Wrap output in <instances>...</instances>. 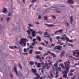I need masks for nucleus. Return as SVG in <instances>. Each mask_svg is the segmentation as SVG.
Wrapping results in <instances>:
<instances>
[{
	"label": "nucleus",
	"instance_id": "1",
	"mask_svg": "<svg viewBox=\"0 0 79 79\" xmlns=\"http://www.w3.org/2000/svg\"><path fill=\"white\" fill-rule=\"evenodd\" d=\"M64 66L65 68V70H66V71H64V72L65 74H67V72L69 71V65H70V62L69 61V60H68L67 61L64 62Z\"/></svg>",
	"mask_w": 79,
	"mask_h": 79
},
{
	"label": "nucleus",
	"instance_id": "2",
	"mask_svg": "<svg viewBox=\"0 0 79 79\" xmlns=\"http://www.w3.org/2000/svg\"><path fill=\"white\" fill-rule=\"evenodd\" d=\"M62 49V47L60 45L56 46L54 48V51H56L58 54L59 53Z\"/></svg>",
	"mask_w": 79,
	"mask_h": 79
},
{
	"label": "nucleus",
	"instance_id": "3",
	"mask_svg": "<svg viewBox=\"0 0 79 79\" xmlns=\"http://www.w3.org/2000/svg\"><path fill=\"white\" fill-rule=\"evenodd\" d=\"M27 39L25 38L21 39L20 40V42H19L20 45L23 46V44L24 47H25L26 46V40Z\"/></svg>",
	"mask_w": 79,
	"mask_h": 79
},
{
	"label": "nucleus",
	"instance_id": "4",
	"mask_svg": "<svg viewBox=\"0 0 79 79\" xmlns=\"http://www.w3.org/2000/svg\"><path fill=\"white\" fill-rule=\"evenodd\" d=\"M14 71H15V74H16L17 76H19V75H20L21 74V73L20 72H17V69L16 67L14 66Z\"/></svg>",
	"mask_w": 79,
	"mask_h": 79
},
{
	"label": "nucleus",
	"instance_id": "5",
	"mask_svg": "<svg viewBox=\"0 0 79 79\" xmlns=\"http://www.w3.org/2000/svg\"><path fill=\"white\" fill-rule=\"evenodd\" d=\"M47 53H49L50 54H51L53 58H56V54L53 53L51 52L50 51H48Z\"/></svg>",
	"mask_w": 79,
	"mask_h": 79
},
{
	"label": "nucleus",
	"instance_id": "6",
	"mask_svg": "<svg viewBox=\"0 0 79 79\" xmlns=\"http://www.w3.org/2000/svg\"><path fill=\"white\" fill-rule=\"evenodd\" d=\"M56 73L58 72V71H61V68L60 67H56L55 68Z\"/></svg>",
	"mask_w": 79,
	"mask_h": 79
},
{
	"label": "nucleus",
	"instance_id": "7",
	"mask_svg": "<svg viewBox=\"0 0 79 79\" xmlns=\"http://www.w3.org/2000/svg\"><path fill=\"white\" fill-rule=\"evenodd\" d=\"M63 31V30L62 29L58 30L56 31L55 32V34H56L57 33H61Z\"/></svg>",
	"mask_w": 79,
	"mask_h": 79
},
{
	"label": "nucleus",
	"instance_id": "8",
	"mask_svg": "<svg viewBox=\"0 0 79 79\" xmlns=\"http://www.w3.org/2000/svg\"><path fill=\"white\" fill-rule=\"evenodd\" d=\"M65 52L64 51H62L61 53H60V58H62L63 56H64L65 55Z\"/></svg>",
	"mask_w": 79,
	"mask_h": 79
},
{
	"label": "nucleus",
	"instance_id": "9",
	"mask_svg": "<svg viewBox=\"0 0 79 79\" xmlns=\"http://www.w3.org/2000/svg\"><path fill=\"white\" fill-rule=\"evenodd\" d=\"M35 75L36 76H37V77L33 78V79H39V78L40 77V75H39L38 74H35Z\"/></svg>",
	"mask_w": 79,
	"mask_h": 79
},
{
	"label": "nucleus",
	"instance_id": "10",
	"mask_svg": "<svg viewBox=\"0 0 79 79\" xmlns=\"http://www.w3.org/2000/svg\"><path fill=\"white\" fill-rule=\"evenodd\" d=\"M45 66H46V68L47 69H49L50 68V66L48 65V63H45Z\"/></svg>",
	"mask_w": 79,
	"mask_h": 79
},
{
	"label": "nucleus",
	"instance_id": "11",
	"mask_svg": "<svg viewBox=\"0 0 79 79\" xmlns=\"http://www.w3.org/2000/svg\"><path fill=\"white\" fill-rule=\"evenodd\" d=\"M67 2L69 3V4H73L74 3V1L73 0H68Z\"/></svg>",
	"mask_w": 79,
	"mask_h": 79
},
{
	"label": "nucleus",
	"instance_id": "12",
	"mask_svg": "<svg viewBox=\"0 0 79 79\" xmlns=\"http://www.w3.org/2000/svg\"><path fill=\"white\" fill-rule=\"evenodd\" d=\"M31 71L32 72H33V73H34V74H37L36 73V72H37V71L35 69H31Z\"/></svg>",
	"mask_w": 79,
	"mask_h": 79
},
{
	"label": "nucleus",
	"instance_id": "13",
	"mask_svg": "<svg viewBox=\"0 0 79 79\" xmlns=\"http://www.w3.org/2000/svg\"><path fill=\"white\" fill-rule=\"evenodd\" d=\"M32 35L33 36V37H35V36L36 34L35 33V30H34L32 32Z\"/></svg>",
	"mask_w": 79,
	"mask_h": 79
},
{
	"label": "nucleus",
	"instance_id": "14",
	"mask_svg": "<svg viewBox=\"0 0 79 79\" xmlns=\"http://www.w3.org/2000/svg\"><path fill=\"white\" fill-rule=\"evenodd\" d=\"M61 43H62V42L61 41L58 40V42H57V44H59V45H63V44Z\"/></svg>",
	"mask_w": 79,
	"mask_h": 79
},
{
	"label": "nucleus",
	"instance_id": "15",
	"mask_svg": "<svg viewBox=\"0 0 79 79\" xmlns=\"http://www.w3.org/2000/svg\"><path fill=\"white\" fill-rule=\"evenodd\" d=\"M70 22L71 24L73 25V26L74 25H75V22H74L73 20H71Z\"/></svg>",
	"mask_w": 79,
	"mask_h": 79
},
{
	"label": "nucleus",
	"instance_id": "16",
	"mask_svg": "<svg viewBox=\"0 0 79 79\" xmlns=\"http://www.w3.org/2000/svg\"><path fill=\"white\" fill-rule=\"evenodd\" d=\"M7 12V9L6 8H4L3 9V12L4 13H6Z\"/></svg>",
	"mask_w": 79,
	"mask_h": 79
},
{
	"label": "nucleus",
	"instance_id": "17",
	"mask_svg": "<svg viewBox=\"0 0 79 79\" xmlns=\"http://www.w3.org/2000/svg\"><path fill=\"white\" fill-rule=\"evenodd\" d=\"M36 40H39V41H41V40L40 39V36H38L36 37Z\"/></svg>",
	"mask_w": 79,
	"mask_h": 79
},
{
	"label": "nucleus",
	"instance_id": "18",
	"mask_svg": "<svg viewBox=\"0 0 79 79\" xmlns=\"http://www.w3.org/2000/svg\"><path fill=\"white\" fill-rule=\"evenodd\" d=\"M58 61H56V63H55L54 64V66L55 67H57V66H58Z\"/></svg>",
	"mask_w": 79,
	"mask_h": 79
},
{
	"label": "nucleus",
	"instance_id": "19",
	"mask_svg": "<svg viewBox=\"0 0 79 79\" xmlns=\"http://www.w3.org/2000/svg\"><path fill=\"white\" fill-rule=\"evenodd\" d=\"M64 36H65V39H66L67 41L68 42V41H69L70 40L69 38H68V37L67 36H66V34H64Z\"/></svg>",
	"mask_w": 79,
	"mask_h": 79
},
{
	"label": "nucleus",
	"instance_id": "20",
	"mask_svg": "<svg viewBox=\"0 0 79 79\" xmlns=\"http://www.w3.org/2000/svg\"><path fill=\"white\" fill-rule=\"evenodd\" d=\"M46 26L47 27H52L54 26V25L53 24H45Z\"/></svg>",
	"mask_w": 79,
	"mask_h": 79
},
{
	"label": "nucleus",
	"instance_id": "21",
	"mask_svg": "<svg viewBox=\"0 0 79 79\" xmlns=\"http://www.w3.org/2000/svg\"><path fill=\"white\" fill-rule=\"evenodd\" d=\"M29 64L31 65H34V62L32 61H29Z\"/></svg>",
	"mask_w": 79,
	"mask_h": 79
},
{
	"label": "nucleus",
	"instance_id": "22",
	"mask_svg": "<svg viewBox=\"0 0 79 79\" xmlns=\"http://www.w3.org/2000/svg\"><path fill=\"white\" fill-rule=\"evenodd\" d=\"M18 66L20 68L21 70L22 69V66L21 64H20V63H18Z\"/></svg>",
	"mask_w": 79,
	"mask_h": 79
},
{
	"label": "nucleus",
	"instance_id": "23",
	"mask_svg": "<svg viewBox=\"0 0 79 79\" xmlns=\"http://www.w3.org/2000/svg\"><path fill=\"white\" fill-rule=\"evenodd\" d=\"M36 58L37 59H39V60L41 59V57L40 56H36Z\"/></svg>",
	"mask_w": 79,
	"mask_h": 79
},
{
	"label": "nucleus",
	"instance_id": "24",
	"mask_svg": "<svg viewBox=\"0 0 79 79\" xmlns=\"http://www.w3.org/2000/svg\"><path fill=\"white\" fill-rule=\"evenodd\" d=\"M63 77L64 78H66L67 77V74H64L63 75Z\"/></svg>",
	"mask_w": 79,
	"mask_h": 79
},
{
	"label": "nucleus",
	"instance_id": "25",
	"mask_svg": "<svg viewBox=\"0 0 79 79\" xmlns=\"http://www.w3.org/2000/svg\"><path fill=\"white\" fill-rule=\"evenodd\" d=\"M37 66L38 68H40L41 67V66L40 65V63H38L37 64Z\"/></svg>",
	"mask_w": 79,
	"mask_h": 79
},
{
	"label": "nucleus",
	"instance_id": "26",
	"mask_svg": "<svg viewBox=\"0 0 79 79\" xmlns=\"http://www.w3.org/2000/svg\"><path fill=\"white\" fill-rule=\"evenodd\" d=\"M46 66L45 65V64H44V65H43L42 66V69H45V68H46Z\"/></svg>",
	"mask_w": 79,
	"mask_h": 79
},
{
	"label": "nucleus",
	"instance_id": "27",
	"mask_svg": "<svg viewBox=\"0 0 79 79\" xmlns=\"http://www.w3.org/2000/svg\"><path fill=\"white\" fill-rule=\"evenodd\" d=\"M35 53H36V54H37V55H38V54H40V53H41L40 52H39V51L35 52Z\"/></svg>",
	"mask_w": 79,
	"mask_h": 79
},
{
	"label": "nucleus",
	"instance_id": "28",
	"mask_svg": "<svg viewBox=\"0 0 79 79\" xmlns=\"http://www.w3.org/2000/svg\"><path fill=\"white\" fill-rule=\"evenodd\" d=\"M58 73L57 72H56V73L55 74V75H56V76L55 77L56 78H57L58 77H59V76L58 75Z\"/></svg>",
	"mask_w": 79,
	"mask_h": 79
},
{
	"label": "nucleus",
	"instance_id": "29",
	"mask_svg": "<svg viewBox=\"0 0 79 79\" xmlns=\"http://www.w3.org/2000/svg\"><path fill=\"white\" fill-rule=\"evenodd\" d=\"M31 31L29 30H28L27 31V33H28V35H30L31 34Z\"/></svg>",
	"mask_w": 79,
	"mask_h": 79
},
{
	"label": "nucleus",
	"instance_id": "30",
	"mask_svg": "<svg viewBox=\"0 0 79 79\" xmlns=\"http://www.w3.org/2000/svg\"><path fill=\"white\" fill-rule=\"evenodd\" d=\"M32 50H30V51H29V53L30 54H32Z\"/></svg>",
	"mask_w": 79,
	"mask_h": 79
},
{
	"label": "nucleus",
	"instance_id": "31",
	"mask_svg": "<svg viewBox=\"0 0 79 79\" xmlns=\"http://www.w3.org/2000/svg\"><path fill=\"white\" fill-rule=\"evenodd\" d=\"M60 40H66V39L63 36L62 37V38L61 37Z\"/></svg>",
	"mask_w": 79,
	"mask_h": 79
},
{
	"label": "nucleus",
	"instance_id": "32",
	"mask_svg": "<svg viewBox=\"0 0 79 79\" xmlns=\"http://www.w3.org/2000/svg\"><path fill=\"white\" fill-rule=\"evenodd\" d=\"M52 63H53V62H51L50 63H49L48 64V65H51V66L52 65Z\"/></svg>",
	"mask_w": 79,
	"mask_h": 79
},
{
	"label": "nucleus",
	"instance_id": "33",
	"mask_svg": "<svg viewBox=\"0 0 79 79\" xmlns=\"http://www.w3.org/2000/svg\"><path fill=\"white\" fill-rule=\"evenodd\" d=\"M9 47L10 48V49H14V48L13 46H12L11 47L10 46H9Z\"/></svg>",
	"mask_w": 79,
	"mask_h": 79
},
{
	"label": "nucleus",
	"instance_id": "34",
	"mask_svg": "<svg viewBox=\"0 0 79 79\" xmlns=\"http://www.w3.org/2000/svg\"><path fill=\"white\" fill-rule=\"evenodd\" d=\"M50 73L51 74V76L52 77H53V74L51 72V71H50Z\"/></svg>",
	"mask_w": 79,
	"mask_h": 79
},
{
	"label": "nucleus",
	"instance_id": "35",
	"mask_svg": "<svg viewBox=\"0 0 79 79\" xmlns=\"http://www.w3.org/2000/svg\"><path fill=\"white\" fill-rule=\"evenodd\" d=\"M69 76H73V74L72 73H70L68 74Z\"/></svg>",
	"mask_w": 79,
	"mask_h": 79
},
{
	"label": "nucleus",
	"instance_id": "36",
	"mask_svg": "<svg viewBox=\"0 0 79 79\" xmlns=\"http://www.w3.org/2000/svg\"><path fill=\"white\" fill-rule=\"evenodd\" d=\"M29 48L30 49H31V48L33 49L34 48V47H33V46L32 45H31V46H30L29 47Z\"/></svg>",
	"mask_w": 79,
	"mask_h": 79
},
{
	"label": "nucleus",
	"instance_id": "37",
	"mask_svg": "<svg viewBox=\"0 0 79 79\" xmlns=\"http://www.w3.org/2000/svg\"><path fill=\"white\" fill-rule=\"evenodd\" d=\"M44 42H45L46 44H48V41H47L46 40H45L44 41Z\"/></svg>",
	"mask_w": 79,
	"mask_h": 79
},
{
	"label": "nucleus",
	"instance_id": "38",
	"mask_svg": "<svg viewBox=\"0 0 79 79\" xmlns=\"http://www.w3.org/2000/svg\"><path fill=\"white\" fill-rule=\"evenodd\" d=\"M59 39H61V37H60V36L56 37V39L58 40Z\"/></svg>",
	"mask_w": 79,
	"mask_h": 79
},
{
	"label": "nucleus",
	"instance_id": "39",
	"mask_svg": "<svg viewBox=\"0 0 79 79\" xmlns=\"http://www.w3.org/2000/svg\"><path fill=\"white\" fill-rule=\"evenodd\" d=\"M50 35H48L44 36V37H49Z\"/></svg>",
	"mask_w": 79,
	"mask_h": 79
},
{
	"label": "nucleus",
	"instance_id": "40",
	"mask_svg": "<svg viewBox=\"0 0 79 79\" xmlns=\"http://www.w3.org/2000/svg\"><path fill=\"white\" fill-rule=\"evenodd\" d=\"M37 0H32L31 3H35V1H37Z\"/></svg>",
	"mask_w": 79,
	"mask_h": 79
},
{
	"label": "nucleus",
	"instance_id": "41",
	"mask_svg": "<svg viewBox=\"0 0 79 79\" xmlns=\"http://www.w3.org/2000/svg\"><path fill=\"white\" fill-rule=\"evenodd\" d=\"M47 18H48V17L47 16H44V20H47Z\"/></svg>",
	"mask_w": 79,
	"mask_h": 79
},
{
	"label": "nucleus",
	"instance_id": "42",
	"mask_svg": "<svg viewBox=\"0 0 79 79\" xmlns=\"http://www.w3.org/2000/svg\"><path fill=\"white\" fill-rule=\"evenodd\" d=\"M23 54L24 55V56H25V55L27 56V55H28V53H23Z\"/></svg>",
	"mask_w": 79,
	"mask_h": 79
},
{
	"label": "nucleus",
	"instance_id": "43",
	"mask_svg": "<svg viewBox=\"0 0 79 79\" xmlns=\"http://www.w3.org/2000/svg\"><path fill=\"white\" fill-rule=\"evenodd\" d=\"M49 40H50V41H51V42H52V38L50 37L49 38Z\"/></svg>",
	"mask_w": 79,
	"mask_h": 79
},
{
	"label": "nucleus",
	"instance_id": "44",
	"mask_svg": "<svg viewBox=\"0 0 79 79\" xmlns=\"http://www.w3.org/2000/svg\"><path fill=\"white\" fill-rule=\"evenodd\" d=\"M28 25L29 26V27H31L33 26V25H31V23H29L28 24Z\"/></svg>",
	"mask_w": 79,
	"mask_h": 79
},
{
	"label": "nucleus",
	"instance_id": "45",
	"mask_svg": "<svg viewBox=\"0 0 79 79\" xmlns=\"http://www.w3.org/2000/svg\"><path fill=\"white\" fill-rule=\"evenodd\" d=\"M33 5H34L33 4H31L29 6L30 9H31V6H33Z\"/></svg>",
	"mask_w": 79,
	"mask_h": 79
},
{
	"label": "nucleus",
	"instance_id": "46",
	"mask_svg": "<svg viewBox=\"0 0 79 79\" xmlns=\"http://www.w3.org/2000/svg\"><path fill=\"white\" fill-rule=\"evenodd\" d=\"M28 28L29 29H30V31H32L33 30H34V29H31V28H30L29 27H28Z\"/></svg>",
	"mask_w": 79,
	"mask_h": 79
},
{
	"label": "nucleus",
	"instance_id": "47",
	"mask_svg": "<svg viewBox=\"0 0 79 79\" xmlns=\"http://www.w3.org/2000/svg\"><path fill=\"white\" fill-rule=\"evenodd\" d=\"M74 71V69H71L70 71V72H73Z\"/></svg>",
	"mask_w": 79,
	"mask_h": 79
},
{
	"label": "nucleus",
	"instance_id": "48",
	"mask_svg": "<svg viewBox=\"0 0 79 79\" xmlns=\"http://www.w3.org/2000/svg\"><path fill=\"white\" fill-rule=\"evenodd\" d=\"M73 40H69V41L71 43H73Z\"/></svg>",
	"mask_w": 79,
	"mask_h": 79
},
{
	"label": "nucleus",
	"instance_id": "49",
	"mask_svg": "<svg viewBox=\"0 0 79 79\" xmlns=\"http://www.w3.org/2000/svg\"><path fill=\"white\" fill-rule=\"evenodd\" d=\"M62 64V65H61V67L62 68V69H64V66L62 64Z\"/></svg>",
	"mask_w": 79,
	"mask_h": 79
},
{
	"label": "nucleus",
	"instance_id": "50",
	"mask_svg": "<svg viewBox=\"0 0 79 79\" xmlns=\"http://www.w3.org/2000/svg\"><path fill=\"white\" fill-rule=\"evenodd\" d=\"M24 52H27V51L26 49V48H24Z\"/></svg>",
	"mask_w": 79,
	"mask_h": 79
},
{
	"label": "nucleus",
	"instance_id": "51",
	"mask_svg": "<svg viewBox=\"0 0 79 79\" xmlns=\"http://www.w3.org/2000/svg\"><path fill=\"white\" fill-rule=\"evenodd\" d=\"M46 55H48V53H46L44 54L43 56L44 57H45Z\"/></svg>",
	"mask_w": 79,
	"mask_h": 79
},
{
	"label": "nucleus",
	"instance_id": "52",
	"mask_svg": "<svg viewBox=\"0 0 79 79\" xmlns=\"http://www.w3.org/2000/svg\"><path fill=\"white\" fill-rule=\"evenodd\" d=\"M28 37H29L30 39V40H32V38L31 36H28Z\"/></svg>",
	"mask_w": 79,
	"mask_h": 79
},
{
	"label": "nucleus",
	"instance_id": "53",
	"mask_svg": "<svg viewBox=\"0 0 79 79\" xmlns=\"http://www.w3.org/2000/svg\"><path fill=\"white\" fill-rule=\"evenodd\" d=\"M41 18H42V17L41 16L39 15L38 16V19H41Z\"/></svg>",
	"mask_w": 79,
	"mask_h": 79
},
{
	"label": "nucleus",
	"instance_id": "54",
	"mask_svg": "<svg viewBox=\"0 0 79 79\" xmlns=\"http://www.w3.org/2000/svg\"><path fill=\"white\" fill-rule=\"evenodd\" d=\"M70 20H73V16H70Z\"/></svg>",
	"mask_w": 79,
	"mask_h": 79
},
{
	"label": "nucleus",
	"instance_id": "55",
	"mask_svg": "<svg viewBox=\"0 0 79 79\" xmlns=\"http://www.w3.org/2000/svg\"><path fill=\"white\" fill-rule=\"evenodd\" d=\"M39 49L40 50H42L43 49L41 48V47H39Z\"/></svg>",
	"mask_w": 79,
	"mask_h": 79
},
{
	"label": "nucleus",
	"instance_id": "56",
	"mask_svg": "<svg viewBox=\"0 0 79 79\" xmlns=\"http://www.w3.org/2000/svg\"><path fill=\"white\" fill-rule=\"evenodd\" d=\"M66 25L67 27H69V24L67 22L66 23Z\"/></svg>",
	"mask_w": 79,
	"mask_h": 79
},
{
	"label": "nucleus",
	"instance_id": "57",
	"mask_svg": "<svg viewBox=\"0 0 79 79\" xmlns=\"http://www.w3.org/2000/svg\"><path fill=\"white\" fill-rule=\"evenodd\" d=\"M32 46H35V43L33 42V43H32Z\"/></svg>",
	"mask_w": 79,
	"mask_h": 79
},
{
	"label": "nucleus",
	"instance_id": "58",
	"mask_svg": "<svg viewBox=\"0 0 79 79\" xmlns=\"http://www.w3.org/2000/svg\"><path fill=\"white\" fill-rule=\"evenodd\" d=\"M44 35H48V33L47 32H45L44 34Z\"/></svg>",
	"mask_w": 79,
	"mask_h": 79
},
{
	"label": "nucleus",
	"instance_id": "59",
	"mask_svg": "<svg viewBox=\"0 0 79 79\" xmlns=\"http://www.w3.org/2000/svg\"><path fill=\"white\" fill-rule=\"evenodd\" d=\"M40 44H42L43 46H44L45 45L44 43H41Z\"/></svg>",
	"mask_w": 79,
	"mask_h": 79
},
{
	"label": "nucleus",
	"instance_id": "60",
	"mask_svg": "<svg viewBox=\"0 0 79 79\" xmlns=\"http://www.w3.org/2000/svg\"><path fill=\"white\" fill-rule=\"evenodd\" d=\"M76 76V75H74L73 77H72L71 78V79H74L75 77Z\"/></svg>",
	"mask_w": 79,
	"mask_h": 79
},
{
	"label": "nucleus",
	"instance_id": "61",
	"mask_svg": "<svg viewBox=\"0 0 79 79\" xmlns=\"http://www.w3.org/2000/svg\"><path fill=\"white\" fill-rule=\"evenodd\" d=\"M55 46V44H52V47H54Z\"/></svg>",
	"mask_w": 79,
	"mask_h": 79
},
{
	"label": "nucleus",
	"instance_id": "62",
	"mask_svg": "<svg viewBox=\"0 0 79 79\" xmlns=\"http://www.w3.org/2000/svg\"><path fill=\"white\" fill-rule=\"evenodd\" d=\"M36 41V39H33V42H35Z\"/></svg>",
	"mask_w": 79,
	"mask_h": 79
},
{
	"label": "nucleus",
	"instance_id": "63",
	"mask_svg": "<svg viewBox=\"0 0 79 79\" xmlns=\"http://www.w3.org/2000/svg\"><path fill=\"white\" fill-rule=\"evenodd\" d=\"M18 49H19V51L21 50L22 49L20 48V47H18Z\"/></svg>",
	"mask_w": 79,
	"mask_h": 79
},
{
	"label": "nucleus",
	"instance_id": "64",
	"mask_svg": "<svg viewBox=\"0 0 79 79\" xmlns=\"http://www.w3.org/2000/svg\"><path fill=\"white\" fill-rule=\"evenodd\" d=\"M76 54V52H73V55L75 56V55Z\"/></svg>",
	"mask_w": 79,
	"mask_h": 79
}]
</instances>
